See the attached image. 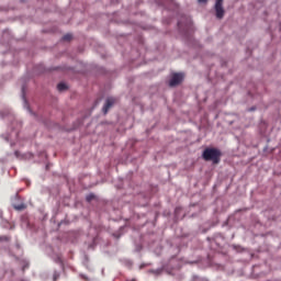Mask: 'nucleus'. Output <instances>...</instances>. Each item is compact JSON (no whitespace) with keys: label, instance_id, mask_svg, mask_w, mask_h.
<instances>
[{"label":"nucleus","instance_id":"nucleus-4","mask_svg":"<svg viewBox=\"0 0 281 281\" xmlns=\"http://www.w3.org/2000/svg\"><path fill=\"white\" fill-rule=\"evenodd\" d=\"M115 104V99L113 97H110L105 100V104L103 105V113L106 115L109 113V109Z\"/></svg>","mask_w":281,"mask_h":281},{"label":"nucleus","instance_id":"nucleus-9","mask_svg":"<svg viewBox=\"0 0 281 281\" xmlns=\"http://www.w3.org/2000/svg\"><path fill=\"white\" fill-rule=\"evenodd\" d=\"M93 199H95V195H93L91 193L86 196V201H88V202L93 201Z\"/></svg>","mask_w":281,"mask_h":281},{"label":"nucleus","instance_id":"nucleus-13","mask_svg":"<svg viewBox=\"0 0 281 281\" xmlns=\"http://www.w3.org/2000/svg\"><path fill=\"white\" fill-rule=\"evenodd\" d=\"M0 240H8V237H0Z\"/></svg>","mask_w":281,"mask_h":281},{"label":"nucleus","instance_id":"nucleus-3","mask_svg":"<svg viewBox=\"0 0 281 281\" xmlns=\"http://www.w3.org/2000/svg\"><path fill=\"white\" fill-rule=\"evenodd\" d=\"M183 82V74H173L169 81V87H177Z\"/></svg>","mask_w":281,"mask_h":281},{"label":"nucleus","instance_id":"nucleus-6","mask_svg":"<svg viewBox=\"0 0 281 281\" xmlns=\"http://www.w3.org/2000/svg\"><path fill=\"white\" fill-rule=\"evenodd\" d=\"M19 138V131H12L11 134H9L5 139L7 142H15V139Z\"/></svg>","mask_w":281,"mask_h":281},{"label":"nucleus","instance_id":"nucleus-12","mask_svg":"<svg viewBox=\"0 0 281 281\" xmlns=\"http://www.w3.org/2000/svg\"><path fill=\"white\" fill-rule=\"evenodd\" d=\"M199 3H207V0H198Z\"/></svg>","mask_w":281,"mask_h":281},{"label":"nucleus","instance_id":"nucleus-15","mask_svg":"<svg viewBox=\"0 0 281 281\" xmlns=\"http://www.w3.org/2000/svg\"><path fill=\"white\" fill-rule=\"evenodd\" d=\"M155 273H159V270H156Z\"/></svg>","mask_w":281,"mask_h":281},{"label":"nucleus","instance_id":"nucleus-5","mask_svg":"<svg viewBox=\"0 0 281 281\" xmlns=\"http://www.w3.org/2000/svg\"><path fill=\"white\" fill-rule=\"evenodd\" d=\"M22 100L24 109L27 110L29 113H32V110H30V105L27 104V99H25V86L22 87Z\"/></svg>","mask_w":281,"mask_h":281},{"label":"nucleus","instance_id":"nucleus-14","mask_svg":"<svg viewBox=\"0 0 281 281\" xmlns=\"http://www.w3.org/2000/svg\"><path fill=\"white\" fill-rule=\"evenodd\" d=\"M1 216H3V213L0 212V218H1Z\"/></svg>","mask_w":281,"mask_h":281},{"label":"nucleus","instance_id":"nucleus-8","mask_svg":"<svg viewBox=\"0 0 281 281\" xmlns=\"http://www.w3.org/2000/svg\"><path fill=\"white\" fill-rule=\"evenodd\" d=\"M58 91H67V83H59L57 85Z\"/></svg>","mask_w":281,"mask_h":281},{"label":"nucleus","instance_id":"nucleus-7","mask_svg":"<svg viewBox=\"0 0 281 281\" xmlns=\"http://www.w3.org/2000/svg\"><path fill=\"white\" fill-rule=\"evenodd\" d=\"M13 207L18 212H21L22 210H25V204H23V203H21V204H13Z\"/></svg>","mask_w":281,"mask_h":281},{"label":"nucleus","instance_id":"nucleus-16","mask_svg":"<svg viewBox=\"0 0 281 281\" xmlns=\"http://www.w3.org/2000/svg\"><path fill=\"white\" fill-rule=\"evenodd\" d=\"M15 155H19V153H18V151H15Z\"/></svg>","mask_w":281,"mask_h":281},{"label":"nucleus","instance_id":"nucleus-1","mask_svg":"<svg viewBox=\"0 0 281 281\" xmlns=\"http://www.w3.org/2000/svg\"><path fill=\"white\" fill-rule=\"evenodd\" d=\"M202 157L205 161H213V164H218L221 161V150L216 148L204 149Z\"/></svg>","mask_w":281,"mask_h":281},{"label":"nucleus","instance_id":"nucleus-11","mask_svg":"<svg viewBox=\"0 0 281 281\" xmlns=\"http://www.w3.org/2000/svg\"><path fill=\"white\" fill-rule=\"evenodd\" d=\"M58 278H60V274L58 272L54 273V281L58 280Z\"/></svg>","mask_w":281,"mask_h":281},{"label":"nucleus","instance_id":"nucleus-10","mask_svg":"<svg viewBox=\"0 0 281 281\" xmlns=\"http://www.w3.org/2000/svg\"><path fill=\"white\" fill-rule=\"evenodd\" d=\"M64 41H71V34H66L63 37Z\"/></svg>","mask_w":281,"mask_h":281},{"label":"nucleus","instance_id":"nucleus-2","mask_svg":"<svg viewBox=\"0 0 281 281\" xmlns=\"http://www.w3.org/2000/svg\"><path fill=\"white\" fill-rule=\"evenodd\" d=\"M215 16L216 19H223L225 16V9H223V0H216L215 2Z\"/></svg>","mask_w":281,"mask_h":281}]
</instances>
